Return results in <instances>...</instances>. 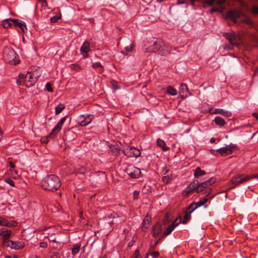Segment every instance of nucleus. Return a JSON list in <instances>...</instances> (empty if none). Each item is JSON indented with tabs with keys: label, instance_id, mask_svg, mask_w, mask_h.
<instances>
[{
	"label": "nucleus",
	"instance_id": "14",
	"mask_svg": "<svg viewBox=\"0 0 258 258\" xmlns=\"http://www.w3.org/2000/svg\"><path fill=\"white\" fill-rule=\"evenodd\" d=\"M162 230L161 223L157 222L152 226L151 232L152 236L156 238L162 233Z\"/></svg>",
	"mask_w": 258,
	"mask_h": 258
},
{
	"label": "nucleus",
	"instance_id": "39",
	"mask_svg": "<svg viewBox=\"0 0 258 258\" xmlns=\"http://www.w3.org/2000/svg\"><path fill=\"white\" fill-rule=\"evenodd\" d=\"M216 1V0H205L204 2V5H206L208 6H211L213 5L214 3Z\"/></svg>",
	"mask_w": 258,
	"mask_h": 258
},
{
	"label": "nucleus",
	"instance_id": "16",
	"mask_svg": "<svg viewBox=\"0 0 258 258\" xmlns=\"http://www.w3.org/2000/svg\"><path fill=\"white\" fill-rule=\"evenodd\" d=\"M224 37L228 40L229 43L234 45L236 44V36L234 32H226L223 34Z\"/></svg>",
	"mask_w": 258,
	"mask_h": 258
},
{
	"label": "nucleus",
	"instance_id": "59",
	"mask_svg": "<svg viewBox=\"0 0 258 258\" xmlns=\"http://www.w3.org/2000/svg\"><path fill=\"white\" fill-rule=\"evenodd\" d=\"M40 246L42 248H45L47 247V243L45 242H42L40 244Z\"/></svg>",
	"mask_w": 258,
	"mask_h": 258
},
{
	"label": "nucleus",
	"instance_id": "3",
	"mask_svg": "<svg viewBox=\"0 0 258 258\" xmlns=\"http://www.w3.org/2000/svg\"><path fill=\"white\" fill-rule=\"evenodd\" d=\"M170 51V47L160 39H157L146 49L147 52H156L161 55H166L169 53Z\"/></svg>",
	"mask_w": 258,
	"mask_h": 258
},
{
	"label": "nucleus",
	"instance_id": "50",
	"mask_svg": "<svg viewBox=\"0 0 258 258\" xmlns=\"http://www.w3.org/2000/svg\"><path fill=\"white\" fill-rule=\"evenodd\" d=\"M163 236H161L157 241H155V244L153 247V248H155V247L158 244V243L162 240Z\"/></svg>",
	"mask_w": 258,
	"mask_h": 258
},
{
	"label": "nucleus",
	"instance_id": "12",
	"mask_svg": "<svg viewBox=\"0 0 258 258\" xmlns=\"http://www.w3.org/2000/svg\"><path fill=\"white\" fill-rule=\"evenodd\" d=\"M7 246L12 249L19 250L23 249L25 247V244L23 241L8 240Z\"/></svg>",
	"mask_w": 258,
	"mask_h": 258
},
{
	"label": "nucleus",
	"instance_id": "29",
	"mask_svg": "<svg viewBox=\"0 0 258 258\" xmlns=\"http://www.w3.org/2000/svg\"><path fill=\"white\" fill-rule=\"evenodd\" d=\"M188 91L187 85L182 83L179 87V93L180 94H183L185 92Z\"/></svg>",
	"mask_w": 258,
	"mask_h": 258
},
{
	"label": "nucleus",
	"instance_id": "45",
	"mask_svg": "<svg viewBox=\"0 0 258 258\" xmlns=\"http://www.w3.org/2000/svg\"><path fill=\"white\" fill-rule=\"evenodd\" d=\"M50 258H60L59 253L56 251L52 253Z\"/></svg>",
	"mask_w": 258,
	"mask_h": 258
},
{
	"label": "nucleus",
	"instance_id": "37",
	"mask_svg": "<svg viewBox=\"0 0 258 258\" xmlns=\"http://www.w3.org/2000/svg\"><path fill=\"white\" fill-rule=\"evenodd\" d=\"M172 178L169 176H164L162 178V180L165 183H169L171 182Z\"/></svg>",
	"mask_w": 258,
	"mask_h": 258
},
{
	"label": "nucleus",
	"instance_id": "57",
	"mask_svg": "<svg viewBox=\"0 0 258 258\" xmlns=\"http://www.w3.org/2000/svg\"><path fill=\"white\" fill-rule=\"evenodd\" d=\"M41 141L44 143H47L48 142V137H44L41 139Z\"/></svg>",
	"mask_w": 258,
	"mask_h": 258
},
{
	"label": "nucleus",
	"instance_id": "41",
	"mask_svg": "<svg viewBox=\"0 0 258 258\" xmlns=\"http://www.w3.org/2000/svg\"><path fill=\"white\" fill-rule=\"evenodd\" d=\"M191 217V213H189L188 211H185L183 218L189 221Z\"/></svg>",
	"mask_w": 258,
	"mask_h": 258
},
{
	"label": "nucleus",
	"instance_id": "55",
	"mask_svg": "<svg viewBox=\"0 0 258 258\" xmlns=\"http://www.w3.org/2000/svg\"><path fill=\"white\" fill-rule=\"evenodd\" d=\"M184 4H187L185 0H177V5H181Z\"/></svg>",
	"mask_w": 258,
	"mask_h": 258
},
{
	"label": "nucleus",
	"instance_id": "25",
	"mask_svg": "<svg viewBox=\"0 0 258 258\" xmlns=\"http://www.w3.org/2000/svg\"><path fill=\"white\" fill-rule=\"evenodd\" d=\"M206 173V172L204 170H202L198 167L195 169L194 175L195 178H198L200 176L205 175Z\"/></svg>",
	"mask_w": 258,
	"mask_h": 258
},
{
	"label": "nucleus",
	"instance_id": "31",
	"mask_svg": "<svg viewBox=\"0 0 258 258\" xmlns=\"http://www.w3.org/2000/svg\"><path fill=\"white\" fill-rule=\"evenodd\" d=\"M208 201V199L206 197H204L203 200H201L197 202H195L196 208H199L203 205H204L206 203H207Z\"/></svg>",
	"mask_w": 258,
	"mask_h": 258
},
{
	"label": "nucleus",
	"instance_id": "52",
	"mask_svg": "<svg viewBox=\"0 0 258 258\" xmlns=\"http://www.w3.org/2000/svg\"><path fill=\"white\" fill-rule=\"evenodd\" d=\"M16 83L18 86H23L24 85V80H17Z\"/></svg>",
	"mask_w": 258,
	"mask_h": 258
},
{
	"label": "nucleus",
	"instance_id": "30",
	"mask_svg": "<svg viewBox=\"0 0 258 258\" xmlns=\"http://www.w3.org/2000/svg\"><path fill=\"white\" fill-rule=\"evenodd\" d=\"M167 93L172 96H175L177 94V91L171 86H169L167 88Z\"/></svg>",
	"mask_w": 258,
	"mask_h": 258
},
{
	"label": "nucleus",
	"instance_id": "44",
	"mask_svg": "<svg viewBox=\"0 0 258 258\" xmlns=\"http://www.w3.org/2000/svg\"><path fill=\"white\" fill-rule=\"evenodd\" d=\"M181 222V218L180 217H177V218L175 219V220L171 224H173V225H175L176 224H177V226L180 224Z\"/></svg>",
	"mask_w": 258,
	"mask_h": 258
},
{
	"label": "nucleus",
	"instance_id": "64",
	"mask_svg": "<svg viewBox=\"0 0 258 258\" xmlns=\"http://www.w3.org/2000/svg\"><path fill=\"white\" fill-rule=\"evenodd\" d=\"M134 244V241H130L129 243H128V246H133V245Z\"/></svg>",
	"mask_w": 258,
	"mask_h": 258
},
{
	"label": "nucleus",
	"instance_id": "61",
	"mask_svg": "<svg viewBox=\"0 0 258 258\" xmlns=\"http://www.w3.org/2000/svg\"><path fill=\"white\" fill-rule=\"evenodd\" d=\"M252 115L258 120V112H253Z\"/></svg>",
	"mask_w": 258,
	"mask_h": 258
},
{
	"label": "nucleus",
	"instance_id": "18",
	"mask_svg": "<svg viewBox=\"0 0 258 258\" xmlns=\"http://www.w3.org/2000/svg\"><path fill=\"white\" fill-rule=\"evenodd\" d=\"M11 230L8 229L3 230L0 232V235L2 236V239L6 244H7V241L9 240L8 239L11 235Z\"/></svg>",
	"mask_w": 258,
	"mask_h": 258
},
{
	"label": "nucleus",
	"instance_id": "42",
	"mask_svg": "<svg viewBox=\"0 0 258 258\" xmlns=\"http://www.w3.org/2000/svg\"><path fill=\"white\" fill-rule=\"evenodd\" d=\"M60 19V17L58 16H54L51 18L50 21L51 23H56Z\"/></svg>",
	"mask_w": 258,
	"mask_h": 258
},
{
	"label": "nucleus",
	"instance_id": "51",
	"mask_svg": "<svg viewBox=\"0 0 258 258\" xmlns=\"http://www.w3.org/2000/svg\"><path fill=\"white\" fill-rule=\"evenodd\" d=\"M41 3L42 7H46L47 6V3L46 0H39Z\"/></svg>",
	"mask_w": 258,
	"mask_h": 258
},
{
	"label": "nucleus",
	"instance_id": "17",
	"mask_svg": "<svg viewBox=\"0 0 258 258\" xmlns=\"http://www.w3.org/2000/svg\"><path fill=\"white\" fill-rule=\"evenodd\" d=\"M13 24L15 26L19 27L21 28L23 32H25L27 29L26 23L21 20L14 19L13 20Z\"/></svg>",
	"mask_w": 258,
	"mask_h": 258
},
{
	"label": "nucleus",
	"instance_id": "13",
	"mask_svg": "<svg viewBox=\"0 0 258 258\" xmlns=\"http://www.w3.org/2000/svg\"><path fill=\"white\" fill-rule=\"evenodd\" d=\"M124 154L131 157H139L141 156V152L139 150L135 148V147H131L128 149H126L124 150Z\"/></svg>",
	"mask_w": 258,
	"mask_h": 258
},
{
	"label": "nucleus",
	"instance_id": "20",
	"mask_svg": "<svg viewBox=\"0 0 258 258\" xmlns=\"http://www.w3.org/2000/svg\"><path fill=\"white\" fill-rule=\"evenodd\" d=\"M151 222V217L147 215L144 219L142 223V230L143 231L146 230L149 227L150 223Z\"/></svg>",
	"mask_w": 258,
	"mask_h": 258
},
{
	"label": "nucleus",
	"instance_id": "53",
	"mask_svg": "<svg viewBox=\"0 0 258 258\" xmlns=\"http://www.w3.org/2000/svg\"><path fill=\"white\" fill-rule=\"evenodd\" d=\"M87 171V169L84 167H82L78 171L81 174H84Z\"/></svg>",
	"mask_w": 258,
	"mask_h": 258
},
{
	"label": "nucleus",
	"instance_id": "35",
	"mask_svg": "<svg viewBox=\"0 0 258 258\" xmlns=\"http://www.w3.org/2000/svg\"><path fill=\"white\" fill-rule=\"evenodd\" d=\"M8 223V220L3 217H0V226L7 227Z\"/></svg>",
	"mask_w": 258,
	"mask_h": 258
},
{
	"label": "nucleus",
	"instance_id": "7",
	"mask_svg": "<svg viewBox=\"0 0 258 258\" xmlns=\"http://www.w3.org/2000/svg\"><path fill=\"white\" fill-rule=\"evenodd\" d=\"M236 147L235 145L232 144H230V145H226L225 147H221L219 149H216L215 150H212L211 151V153L212 154H214L215 152H218L220 155L222 156H225L227 155L231 154L232 153V149Z\"/></svg>",
	"mask_w": 258,
	"mask_h": 258
},
{
	"label": "nucleus",
	"instance_id": "54",
	"mask_svg": "<svg viewBox=\"0 0 258 258\" xmlns=\"http://www.w3.org/2000/svg\"><path fill=\"white\" fill-rule=\"evenodd\" d=\"M135 257H141V254L139 249H136L135 250Z\"/></svg>",
	"mask_w": 258,
	"mask_h": 258
},
{
	"label": "nucleus",
	"instance_id": "36",
	"mask_svg": "<svg viewBox=\"0 0 258 258\" xmlns=\"http://www.w3.org/2000/svg\"><path fill=\"white\" fill-rule=\"evenodd\" d=\"M223 10H224V8L223 7H220V8H212L210 10V12L211 13H213L214 12H222L223 11Z\"/></svg>",
	"mask_w": 258,
	"mask_h": 258
},
{
	"label": "nucleus",
	"instance_id": "19",
	"mask_svg": "<svg viewBox=\"0 0 258 258\" xmlns=\"http://www.w3.org/2000/svg\"><path fill=\"white\" fill-rule=\"evenodd\" d=\"M135 45L134 42L131 41L130 45L125 47L124 50L121 51V53L124 55H128L130 53L135 50Z\"/></svg>",
	"mask_w": 258,
	"mask_h": 258
},
{
	"label": "nucleus",
	"instance_id": "4",
	"mask_svg": "<svg viewBox=\"0 0 258 258\" xmlns=\"http://www.w3.org/2000/svg\"><path fill=\"white\" fill-rule=\"evenodd\" d=\"M3 59L8 63L16 65L19 63L18 56L15 51L11 47H5L3 51Z\"/></svg>",
	"mask_w": 258,
	"mask_h": 258
},
{
	"label": "nucleus",
	"instance_id": "33",
	"mask_svg": "<svg viewBox=\"0 0 258 258\" xmlns=\"http://www.w3.org/2000/svg\"><path fill=\"white\" fill-rule=\"evenodd\" d=\"M197 208H196L195 202H192L189 205L186 211H188L189 213L191 214Z\"/></svg>",
	"mask_w": 258,
	"mask_h": 258
},
{
	"label": "nucleus",
	"instance_id": "63",
	"mask_svg": "<svg viewBox=\"0 0 258 258\" xmlns=\"http://www.w3.org/2000/svg\"><path fill=\"white\" fill-rule=\"evenodd\" d=\"M215 138H212L210 139V142L211 143H213L215 142Z\"/></svg>",
	"mask_w": 258,
	"mask_h": 258
},
{
	"label": "nucleus",
	"instance_id": "2",
	"mask_svg": "<svg viewBox=\"0 0 258 258\" xmlns=\"http://www.w3.org/2000/svg\"><path fill=\"white\" fill-rule=\"evenodd\" d=\"M216 182V179L213 177L201 183H199L198 180H194L186 188L184 192L187 195L191 191L195 190L197 192L199 193L204 191L208 186H210Z\"/></svg>",
	"mask_w": 258,
	"mask_h": 258
},
{
	"label": "nucleus",
	"instance_id": "27",
	"mask_svg": "<svg viewBox=\"0 0 258 258\" xmlns=\"http://www.w3.org/2000/svg\"><path fill=\"white\" fill-rule=\"evenodd\" d=\"M14 19H6L2 22V25L5 28H8L11 26Z\"/></svg>",
	"mask_w": 258,
	"mask_h": 258
},
{
	"label": "nucleus",
	"instance_id": "1",
	"mask_svg": "<svg viewBox=\"0 0 258 258\" xmlns=\"http://www.w3.org/2000/svg\"><path fill=\"white\" fill-rule=\"evenodd\" d=\"M41 186L45 190L54 191L60 187L61 181L57 176L50 174L43 178L41 182Z\"/></svg>",
	"mask_w": 258,
	"mask_h": 258
},
{
	"label": "nucleus",
	"instance_id": "9",
	"mask_svg": "<svg viewBox=\"0 0 258 258\" xmlns=\"http://www.w3.org/2000/svg\"><path fill=\"white\" fill-rule=\"evenodd\" d=\"M125 172L127 175L133 178H138L141 175L140 169L133 166H128L125 170Z\"/></svg>",
	"mask_w": 258,
	"mask_h": 258
},
{
	"label": "nucleus",
	"instance_id": "47",
	"mask_svg": "<svg viewBox=\"0 0 258 258\" xmlns=\"http://www.w3.org/2000/svg\"><path fill=\"white\" fill-rule=\"evenodd\" d=\"M150 254L152 257L156 258L159 256V253L158 251H155L152 252Z\"/></svg>",
	"mask_w": 258,
	"mask_h": 258
},
{
	"label": "nucleus",
	"instance_id": "24",
	"mask_svg": "<svg viewBox=\"0 0 258 258\" xmlns=\"http://www.w3.org/2000/svg\"><path fill=\"white\" fill-rule=\"evenodd\" d=\"M92 67L97 70V72L99 74L102 73L104 71V68L100 62H94L92 63Z\"/></svg>",
	"mask_w": 258,
	"mask_h": 258
},
{
	"label": "nucleus",
	"instance_id": "32",
	"mask_svg": "<svg viewBox=\"0 0 258 258\" xmlns=\"http://www.w3.org/2000/svg\"><path fill=\"white\" fill-rule=\"evenodd\" d=\"M65 108L64 106L62 104L60 103L58 104L55 109V112L56 114H58L59 113H60Z\"/></svg>",
	"mask_w": 258,
	"mask_h": 258
},
{
	"label": "nucleus",
	"instance_id": "43",
	"mask_svg": "<svg viewBox=\"0 0 258 258\" xmlns=\"http://www.w3.org/2000/svg\"><path fill=\"white\" fill-rule=\"evenodd\" d=\"M45 87H46V89L48 91V92H52L53 91V89H52V86H51V85L50 83L48 82L46 84V85H45Z\"/></svg>",
	"mask_w": 258,
	"mask_h": 258
},
{
	"label": "nucleus",
	"instance_id": "46",
	"mask_svg": "<svg viewBox=\"0 0 258 258\" xmlns=\"http://www.w3.org/2000/svg\"><path fill=\"white\" fill-rule=\"evenodd\" d=\"M5 180L7 182V183H8L11 186H13V187L15 186L14 182L11 178H7V179H6Z\"/></svg>",
	"mask_w": 258,
	"mask_h": 258
},
{
	"label": "nucleus",
	"instance_id": "6",
	"mask_svg": "<svg viewBox=\"0 0 258 258\" xmlns=\"http://www.w3.org/2000/svg\"><path fill=\"white\" fill-rule=\"evenodd\" d=\"M18 77L20 79L24 80V85L26 87L30 88L36 83L39 76L32 73L31 72H28L26 75L20 74Z\"/></svg>",
	"mask_w": 258,
	"mask_h": 258
},
{
	"label": "nucleus",
	"instance_id": "38",
	"mask_svg": "<svg viewBox=\"0 0 258 258\" xmlns=\"http://www.w3.org/2000/svg\"><path fill=\"white\" fill-rule=\"evenodd\" d=\"M205 196L204 197L207 198L208 196H209L211 194V192L212 191V188L210 187V186H208L205 189Z\"/></svg>",
	"mask_w": 258,
	"mask_h": 258
},
{
	"label": "nucleus",
	"instance_id": "21",
	"mask_svg": "<svg viewBox=\"0 0 258 258\" xmlns=\"http://www.w3.org/2000/svg\"><path fill=\"white\" fill-rule=\"evenodd\" d=\"M213 113L214 114H220L226 117H229L231 115V112L230 111L220 108L214 109Z\"/></svg>",
	"mask_w": 258,
	"mask_h": 258
},
{
	"label": "nucleus",
	"instance_id": "15",
	"mask_svg": "<svg viewBox=\"0 0 258 258\" xmlns=\"http://www.w3.org/2000/svg\"><path fill=\"white\" fill-rule=\"evenodd\" d=\"M90 50V43L88 41H85L80 48V51L84 58L88 56V53Z\"/></svg>",
	"mask_w": 258,
	"mask_h": 258
},
{
	"label": "nucleus",
	"instance_id": "22",
	"mask_svg": "<svg viewBox=\"0 0 258 258\" xmlns=\"http://www.w3.org/2000/svg\"><path fill=\"white\" fill-rule=\"evenodd\" d=\"M177 224H176L175 225L173 224H170L164 230V231L163 233V236H167L171 234V233L172 232V231L174 229V228L177 226Z\"/></svg>",
	"mask_w": 258,
	"mask_h": 258
},
{
	"label": "nucleus",
	"instance_id": "60",
	"mask_svg": "<svg viewBox=\"0 0 258 258\" xmlns=\"http://www.w3.org/2000/svg\"><path fill=\"white\" fill-rule=\"evenodd\" d=\"M9 166L12 169H14L15 167L14 163L12 162H9Z\"/></svg>",
	"mask_w": 258,
	"mask_h": 258
},
{
	"label": "nucleus",
	"instance_id": "5",
	"mask_svg": "<svg viewBox=\"0 0 258 258\" xmlns=\"http://www.w3.org/2000/svg\"><path fill=\"white\" fill-rule=\"evenodd\" d=\"M258 174L254 175L253 176H249L244 174H237L232 177L230 180V183L231 184V188H234L236 186L239 185L240 184L243 183L251 178H255L257 179Z\"/></svg>",
	"mask_w": 258,
	"mask_h": 258
},
{
	"label": "nucleus",
	"instance_id": "40",
	"mask_svg": "<svg viewBox=\"0 0 258 258\" xmlns=\"http://www.w3.org/2000/svg\"><path fill=\"white\" fill-rule=\"evenodd\" d=\"M17 226V222L15 221H9L7 227H14Z\"/></svg>",
	"mask_w": 258,
	"mask_h": 258
},
{
	"label": "nucleus",
	"instance_id": "48",
	"mask_svg": "<svg viewBox=\"0 0 258 258\" xmlns=\"http://www.w3.org/2000/svg\"><path fill=\"white\" fill-rule=\"evenodd\" d=\"M252 12L255 15H258V6H254L251 10Z\"/></svg>",
	"mask_w": 258,
	"mask_h": 258
},
{
	"label": "nucleus",
	"instance_id": "62",
	"mask_svg": "<svg viewBox=\"0 0 258 258\" xmlns=\"http://www.w3.org/2000/svg\"><path fill=\"white\" fill-rule=\"evenodd\" d=\"M188 222V221H187L186 219L183 218V220L182 221H181V223H182L183 224H186Z\"/></svg>",
	"mask_w": 258,
	"mask_h": 258
},
{
	"label": "nucleus",
	"instance_id": "49",
	"mask_svg": "<svg viewBox=\"0 0 258 258\" xmlns=\"http://www.w3.org/2000/svg\"><path fill=\"white\" fill-rule=\"evenodd\" d=\"M139 194H140L139 191H137V190L135 191L133 194L134 199L135 200H137L139 198Z\"/></svg>",
	"mask_w": 258,
	"mask_h": 258
},
{
	"label": "nucleus",
	"instance_id": "11",
	"mask_svg": "<svg viewBox=\"0 0 258 258\" xmlns=\"http://www.w3.org/2000/svg\"><path fill=\"white\" fill-rule=\"evenodd\" d=\"M242 15V12L238 10H233L227 11L225 16L226 18L230 19L234 23H236V20Z\"/></svg>",
	"mask_w": 258,
	"mask_h": 258
},
{
	"label": "nucleus",
	"instance_id": "8",
	"mask_svg": "<svg viewBox=\"0 0 258 258\" xmlns=\"http://www.w3.org/2000/svg\"><path fill=\"white\" fill-rule=\"evenodd\" d=\"M93 118L92 114H82L79 115L77 119V122L81 126H85L89 124Z\"/></svg>",
	"mask_w": 258,
	"mask_h": 258
},
{
	"label": "nucleus",
	"instance_id": "28",
	"mask_svg": "<svg viewBox=\"0 0 258 258\" xmlns=\"http://www.w3.org/2000/svg\"><path fill=\"white\" fill-rule=\"evenodd\" d=\"M214 121L217 125L220 126H224L226 123L224 119L220 116H216L214 119Z\"/></svg>",
	"mask_w": 258,
	"mask_h": 258
},
{
	"label": "nucleus",
	"instance_id": "10",
	"mask_svg": "<svg viewBox=\"0 0 258 258\" xmlns=\"http://www.w3.org/2000/svg\"><path fill=\"white\" fill-rule=\"evenodd\" d=\"M66 119V116L62 117L57 122V124L52 129L51 133L49 135V137L52 139L54 138L61 129L62 126Z\"/></svg>",
	"mask_w": 258,
	"mask_h": 258
},
{
	"label": "nucleus",
	"instance_id": "23",
	"mask_svg": "<svg viewBox=\"0 0 258 258\" xmlns=\"http://www.w3.org/2000/svg\"><path fill=\"white\" fill-rule=\"evenodd\" d=\"M156 143L157 145L161 148L163 151H166L169 149V147L166 146L165 142L162 139L158 138Z\"/></svg>",
	"mask_w": 258,
	"mask_h": 258
},
{
	"label": "nucleus",
	"instance_id": "58",
	"mask_svg": "<svg viewBox=\"0 0 258 258\" xmlns=\"http://www.w3.org/2000/svg\"><path fill=\"white\" fill-rule=\"evenodd\" d=\"M5 258H18L16 255H6Z\"/></svg>",
	"mask_w": 258,
	"mask_h": 258
},
{
	"label": "nucleus",
	"instance_id": "26",
	"mask_svg": "<svg viewBox=\"0 0 258 258\" xmlns=\"http://www.w3.org/2000/svg\"><path fill=\"white\" fill-rule=\"evenodd\" d=\"M81 244L79 243H76L74 245L72 249V255L75 256L80 251Z\"/></svg>",
	"mask_w": 258,
	"mask_h": 258
},
{
	"label": "nucleus",
	"instance_id": "56",
	"mask_svg": "<svg viewBox=\"0 0 258 258\" xmlns=\"http://www.w3.org/2000/svg\"><path fill=\"white\" fill-rule=\"evenodd\" d=\"M226 0H217L216 4L218 5H221L225 3Z\"/></svg>",
	"mask_w": 258,
	"mask_h": 258
},
{
	"label": "nucleus",
	"instance_id": "34",
	"mask_svg": "<svg viewBox=\"0 0 258 258\" xmlns=\"http://www.w3.org/2000/svg\"><path fill=\"white\" fill-rule=\"evenodd\" d=\"M70 67L72 69L75 71H79L81 70V67L77 63L71 64Z\"/></svg>",
	"mask_w": 258,
	"mask_h": 258
}]
</instances>
